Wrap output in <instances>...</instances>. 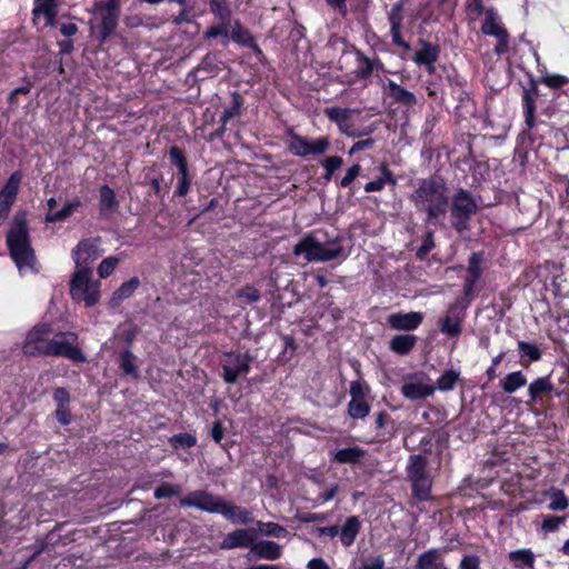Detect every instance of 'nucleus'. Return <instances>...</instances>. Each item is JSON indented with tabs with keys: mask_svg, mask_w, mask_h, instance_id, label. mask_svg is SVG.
Wrapping results in <instances>:
<instances>
[{
	"mask_svg": "<svg viewBox=\"0 0 569 569\" xmlns=\"http://www.w3.org/2000/svg\"><path fill=\"white\" fill-rule=\"evenodd\" d=\"M416 209L427 214V222L437 223L449 207L448 189L441 179L428 178L419 181L409 197Z\"/></svg>",
	"mask_w": 569,
	"mask_h": 569,
	"instance_id": "nucleus-1",
	"label": "nucleus"
},
{
	"mask_svg": "<svg viewBox=\"0 0 569 569\" xmlns=\"http://www.w3.org/2000/svg\"><path fill=\"white\" fill-rule=\"evenodd\" d=\"M10 256L20 271L34 269V251L30 243L26 212H17L7 233Z\"/></svg>",
	"mask_w": 569,
	"mask_h": 569,
	"instance_id": "nucleus-2",
	"label": "nucleus"
},
{
	"mask_svg": "<svg viewBox=\"0 0 569 569\" xmlns=\"http://www.w3.org/2000/svg\"><path fill=\"white\" fill-rule=\"evenodd\" d=\"M292 252L295 256L303 254L308 262H327L347 257L339 237L322 241L315 233L305 234L295 244Z\"/></svg>",
	"mask_w": 569,
	"mask_h": 569,
	"instance_id": "nucleus-3",
	"label": "nucleus"
},
{
	"mask_svg": "<svg viewBox=\"0 0 569 569\" xmlns=\"http://www.w3.org/2000/svg\"><path fill=\"white\" fill-rule=\"evenodd\" d=\"M70 296L76 302H84L87 307H93L100 299V281L92 279L90 267L76 270L70 280Z\"/></svg>",
	"mask_w": 569,
	"mask_h": 569,
	"instance_id": "nucleus-4",
	"label": "nucleus"
},
{
	"mask_svg": "<svg viewBox=\"0 0 569 569\" xmlns=\"http://www.w3.org/2000/svg\"><path fill=\"white\" fill-rule=\"evenodd\" d=\"M450 218L452 228L461 233L469 228V221L478 211V206L471 193L460 188L451 199Z\"/></svg>",
	"mask_w": 569,
	"mask_h": 569,
	"instance_id": "nucleus-5",
	"label": "nucleus"
},
{
	"mask_svg": "<svg viewBox=\"0 0 569 569\" xmlns=\"http://www.w3.org/2000/svg\"><path fill=\"white\" fill-rule=\"evenodd\" d=\"M77 335L73 332H58L50 340L47 356L63 357L76 362L86 361L82 350L77 346Z\"/></svg>",
	"mask_w": 569,
	"mask_h": 569,
	"instance_id": "nucleus-6",
	"label": "nucleus"
},
{
	"mask_svg": "<svg viewBox=\"0 0 569 569\" xmlns=\"http://www.w3.org/2000/svg\"><path fill=\"white\" fill-rule=\"evenodd\" d=\"M289 138L288 150L296 157L306 158L308 156L323 154L330 148V141L327 137L309 140L291 129L289 130Z\"/></svg>",
	"mask_w": 569,
	"mask_h": 569,
	"instance_id": "nucleus-7",
	"label": "nucleus"
},
{
	"mask_svg": "<svg viewBox=\"0 0 569 569\" xmlns=\"http://www.w3.org/2000/svg\"><path fill=\"white\" fill-rule=\"evenodd\" d=\"M252 360V356L248 352H226L221 366L223 381L228 385L237 382L239 377L246 376L250 371Z\"/></svg>",
	"mask_w": 569,
	"mask_h": 569,
	"instance_id": "nucleus-8",
	"label": "nucleus"
},
{
	"mask_svg": "<svg viewBox=\"0 0 569 569\" xmlns=\"http://www.w3.org/2000/svg\"><path fill=\"white\" fill-rule=\"evenodd\" d=\"M50 333V325L41 323L34 326L26 337L22 347L23 353L32 357L47 356L51 340V338H49Z\"/></svg>",
	"mask_w": 569,
	"mask_h": 569,
	"instance_id": "nucleus-9",
	"label": "nucleus"
},
{
	"mask_svg": "<svg viewBox=\"0 0 569 569\" xmlns=\"http://www.w3.org/2000/svg\"><path fill=\"white\" fill-rule=\"evenodd\" d=\"M223 498L207 490H194L180 499L182 507H192L209 513H219Z\"/></svg>",
	"mask_w": 569,
	"mask_h": 569,
	"instance_id": "nucleus-10",
	"label": "nucleus"
},
{
	"mask_svg": "<svg viewBox=\"0 0 569 569\" xmlns=\"http://www.w3.org/2000/svg\"><path fill=\"white\" fill-rule=\"evenodd\" d=\"M481 31L485 34L497 38L498 43L495 48V52L497 54H503L509 50V33L500 23L498 16L492 9L486 11V18L481 26Z\"/></svg>",
	"mask_w": 569,
	"mask_h": 569,
	"instance_id": "nucleus-11",
	"label": "nucleus"
},
{
	"mask_svg": "<svg viewBox=\"0 0 569 569\" xmlns=\"http://www.w3.org/2000/svg\"><path fill=\"white\" fill-rule=\"evenodd\" d=\"M100 244V237L83 239L77 244L72 251V258L77 266L76 270H80L83 267H90L89 264L102 254Z\"/></svg>",
	"mask_w": 569,
	"mask_h": 569,
	"instance_id": "nucleus-12",
	"label": "nucleus"
},
{
	"mask_svg": "<svg viewBox=\"0 0 569 569\" xmlns=\"http://www.w3.org/2000/svg\"><path fill=\"white\" fill-rule=\"evenodd\" d=\"M93 12L100 20V38L104 42L117 29L120 9H114L101 2L94 4Z\"/></svg>",
	"mask_w": 569,
	"mask_h": 569,
	"instance_id": "nucleus-13",
	"label": "nucleus"
},
{
	"mask_svg": "<svg viewBox=\"0 0 569 569\" xmlns=\"http://www.w3.org/2000/svg\"><path fill=\"white\" fill-rule=\"evenodd\" d=\"M466 306L460 302L451 305L440 325V331L449 337H458L462 331V320L466 316Z\"/></svg>",
	"mask_w": 569,
	"mask_h": 569,
	"instance_id": "nucleus-14",
	"label": "nucleus"
},
{
	"mask_svg": "<svg viewBox=\"0 0 569 569\" xmlns=\"http://www.w3.org/2000/svg\"><path fill=\"white\" fill-rule=\"evenodd\" d=\"M403 7L405 0H399L398 2H396L388 13V20L390 23V33L392 37V42L401 47L403 50L409 51L411 47L407 41L402 39L400 32L401 23L403 20Z\"/></svg>",
	"mask_w": 569,
	"mask_h": 569,
	"instance_id": "nucleus-15",
	"label": "nucleus"
},
{
	"mask_svg": "<svg viewBox=\"0 0 569 569\" xmlns=\"http://www.w3.org/2000/svg\"><path fill=\"white\" fill-rule=\"evenodd\" d=\"M423 321V315L419 311L395 312L388 316L387 322L393 330L411 331Z\"/></svg>",
	"mask_w": 569,
	"mask_h": 569,
	"instance_id": "nucleus-16",
	"label": "nucleus"
},
{
	"mask_svg": "<svg viewBox=\"0 0 569 569\" xmlns=\"http://www.w3.org/2000/svg\"><path fill=\"white\" fill-rule=\"evenodd\" d=\"M257 539V532L252 528L237 529L229 532L222 542L221 549L231 550L236 548H250Z\"/></svg>",
	"mask_w": 569,
	"mask_h": 569,
	"instance_id": "nucleus-17",
	"label": "nucleus"
},
{
	"mask_svg": "<svg viewBox=\"0 0 569 569\" xmlns=\"http://www.w3.org/2000/svg\"><path fill=\"white\" fill-rule=\"evenodd\" d=\"M383 91L393 100L395 103L411 108L417 104V98L413 92L402 88L393 80L388 79L383 84Z\"/></svg>",
	"mask_w": 569,
	"mask_h": 569,
	"instance_id": "nucleus-18",
	"label": "nucleus"
},
{
	"mask_svg": "<svg viewBox=\"0 0 569 569\" xmlns=\"http://www.w3.org/2000/svg\"><path fill=\"white\" fill-rule=\"evenodd\" d=\"M281 557V546L270 540L253 542L248 553V559L259 558L277 560Z\"/></svg>",
	"mask_w": 569,
	"mask_h": 569,
	"instance_id": "nucleus-19",
	"label": "nucleus"
},
{
	"mask_svg": "<svg viewBox=\"0 0 569 569\" xmlns=\"http://www.w3.org/2000/svg\"><path fill=\"white\" fill-rule=\"evenodd\" d=\"M538 94V88L535 82H531L529 88H523L522 108L525 114V122L529 129H532L535 127L536 99Z\"/></svg>",
	"mask_w": 569,
	"mask_h": 569,
	"instance_id": "nucleus-20",
	"label": "nucleus"
},
{
	"mask_svg": "<svg viewBox=\"0 0 569 569\" xmlns=\"http://www.w3.org/2000/svg\"><path fill=\"white\" fill-rule=\"evenodd\" d=\"M436 387L425 385L421 381H406L401 387V393L409 400H422L433 395Z\"/></svg>",
	"mask_w": 569,
	"mask_h": 569,
	"instance_id": "nucleus-21",
	"label": "nucleus"
},
{
	"mask_svg": "<svg viewBox=\"0 0 569 569\" xmlns=\"http://www.w3.org/2000/svg\"><path fill=\"white\" fill-rule=\"evenodd\" d=\"M219 513H221L226 519L232 522H240L247 525L253 521L250 511L242 507L229 503L224 499L221 503Z\"/></svg>",
	"mask_w": 569,
	"mask_h": 569,
	"instance_id": "nucleus-22",
	"label": "nucleus"
},
{
	"mask_svg": "<svg viewBox=\"0 0 569 569\" xmlns=\"http://www.w3.org/2000/svg\"><path fill=\"white\" fill-rule=\"evenodd\" d=\"M553 389L548 376L537 378L528 386L529 403L538 402L543 396H549Z\"/></svg>",
	"mask_w": 569,
	"mask_h": 569,
	"instance_id": "nucleus-23",
	"label": "nucleus"
},
{
	"mask_svg": "<svg viewBox=\"0 0 569 569\" xmlns=\"http://www.w3.org/2000/svg\"><path fill=\"white\" fill-rule=\"evenodd\" d=\"M140 280L137 277H132L130 280L123 282L113 293L110 299V307H118L123 300L130 298L138 289Z\"/></svg>",
	"mask_w": 569,
	"mask_h": 569,
	"instance_id": "nucleus-24",
	"label": "nucleus"
},
{
	"mask_svg": "<svg viewBox=\"0 0 569 569\" xmlns=\"http://www.w3.org/2000/svg\"><path fill=\"white\" fill-rule=\"evenodd\" d=\"M361 523L357 516H350L347 518L340 530V541L345 547H350L358 533L360 532Z\"/></svg>",
	"mask_w": 569,
	"mask_h": 569,
	"instance_id": "nucleus-25",
	"label": "nucleus"
},
{
	"mask_svg": "<svg viewBox=\"0 0 569 569\" xmlns=\"http://www.w3.org/2000/svg\"><path fill=\"white\" fill-rule=\"evenodd\" d=\"M417 341L418 337L415 335H397L390 340L389 348L395 353L405 356L415 348Z\"/></svg>",
	"mask_w": 569,
	"mask_h": 569,
	"instance_id": "nucleus-26",
	"label": "nucleus"
},
{
	"mask_svg": "<svg viewBox=\"0 0 569 569\" xmlns=\"http://www.w3.org/2000/svg\"><path fill=\"white\" fill-rule=\"evenodd\" d=\"M100 212L101 214L109 216L116 212L119 208V202L116 198L114 191L107 184L102 186L99 190Z\"/></svg>",
	"mask_w": 569,
	"mask_h": 569,
	"instance_id": "nucleus-27",
	"label": "nucleus"
},
{
	"mask_svg": "<svg viewBox=\"0 0 569 569\" xmlns=\"http://www.w3.org/2000/svg\"><path fill=\"white\" fill-rule=\"evenodd\" d=\"M420 44L421 49L415 53L413 61L418 66L435 63L439 58V48L423 40L420 41Z\"/></svg>",
	"mask_w": 569,
	"mask_h": 569,
	"instance_id": "nucleus-28",
	"label": "nucleus"
},
{
	"mask_svg": "<svg viewBox=\"0 0 569 569\" xmlns=\"http://www.w3.org/2000/svg\"><path fill=\"white\" fill-rule=\"evenodd\" d=\"M428 461L421 455H413L409 457L407 466V477L409 480L429 476L427 471Z\"/></svg>",
	"mask_w": 569,
	"mask_h": 569,
	"instance_id": "nucleus-29",
	"label": "nucleus"
},
{
	"mask_svg": "<svg viewBox=\"0 0 569 569\" xmlns=\"http://www.w3.org/2000/svg\"><path fill=\"white\" fill-rule=\"evenodd\" d=\"M365 453L366 451L362 448L353 446L337 450L333 459L338 463L353 465L359 462Z\"/></svg>",
	"mask_w": 569,
	"mask_h": 569,
	"instance_id": "nucleus-30",
	"label": "nucleus"
},
{
	"mask_svg": "<svg viewBox=\"0 0 569 569\" xmlns=\"http://www.w3.org/2000/svg\"><path fill=\"white\" fill-rule=\"evenodd\" d=\"M387 183L396 184L397 181L386 163L381 164V176L365 186L366 192L381 191Z\"/></svg>",
	"mask_w": 569,
	"mask_h": 569,
	"instance_id": "nucleus-31",
	"label": "nucleus"
},
{
	"mask_svg": "<svg viewBox=\"0 0 569 569\" xmlns=\"http://www.w3.org/2000/svg\"><path fill=\"white\" fill-rule=\"evenodd\" d=\"M482 262H483V253L482 252H473L469 258L468 270H467V272H468L467 282H469L470 288H472L481 277Z\"/></svg>",
	"mask_w": 569,
	"mask_h": 569,
	"instance_id": "nucleus-32",
	"label": "nucleus"
},
{
	"mask_svg": "<svg viewBox=\"0 0 569 569\" xmlns=\"http://www.w3.org/2000/svg\"><path fill=\"white\" fill-rule=\"evenodd\" d=\"M526 385L527 378L521 371H512L500 381V386L506 393H513Z\"/></svg>",
	"mask_w": 569,
	"mask_h": 569,
	"instance_id": "nucleus-33",
	"label": "nucleus"
},
{
	"mask_svg": "<svg viewBox=\"0 0 569 569\" xmlns=\"http://www.w3.org/2000/svg\"><path fill=\"white\" fill-rule=\"evenodd\" d=\"M231 39L241 44H248L257 52L261 53L259 47L253 42L250 31L242 26L239 20H236L231 30Z\"/></svg>",
	"mask_w": 569,
	"mask_h": 569,
	"instance_id": "nucleus-34",
	"label": "nucleus"
},
{
	"mask_svg": "<svg viewBox=\"0 0 569 569\" xmlns=\"http://www.w3.org/2000/svg\"><path fill=\"white\" fill-rule=\"evenodd\" d=\"M411 482L412 493L420 501L430 498L432 480L430 476L409 480Z\"/></svg>",
	"mask_w": 569,
	"mask_h": 569,
	"instance_id": "nucleus-35",
	"label": "nucleus"
},
{
	"mask_svg": "<svg viewBox=\"0 0 569 569\" xmlns=\"http://www.w3.org/2000/svg\"><path fill=\"white\" fill-rule=\"evenodd\" d=\"M358 68L355 71L356 78L367 80L372 74L371 59L368 58L361 50H355Z\"/></svg>",
	"mask_w": 569,
	"mask_h": 569,
	"instance_id": "nucleus-36",
	"label": "nucleus"
},
{
	"mask_svg": "<svg viewBox=\"0 0 569 569\" xmlns=\"http://www.w3.org/2000/svg\"><path fill=\"white\" fill-rule=\"evenodd\" d=\"M231 98V106L224 109L220 119L222 123L221 132L224 131L227 122L240 113V109L243 104V99L240 93L233 92Z\"/></svg>",
	"mask_w": 569,
	"mask_h": 569,
	"instance_id": "nucleus-37",
	"label": "nucleus"
},
{
	"mask_svg": "<svg viewBox=\"0 0 569 569\" xmlns=\"http://www.w3.org/2000/svg\"><path fill=\"white\" fill-rule=\"evenodd\" d=\"M352 113H359V110L349 109V108H338L331 107L325 110V114L327 118L338 124H342L343 121H350V117Z\"/></svg>",
	"mask_w": 569,
	"mask_h": 569,
	"instance_id": "nucleus-38",
	"label": "nucleus"
},
{
	"mask_svg": "<svg viewBox=\"0 0 569 569\" xmlns=\"http://www.w3.org/2000/svg\"><path fill=\"white\" fill-rule=\"evenodd\" d=\"M440 549L432 548L425 552H422L416 563V569H431L435 568L437 562V559L440 557Z\"/></svg>",
	"mask_w": 569,
	"mask_h": 569,
	"instance_id": "nucleus-39",
	"label": "nucleus"
},
{
	"mask_svg": "<svg viewBox=\"0 0 569 569\" xmlns=\"http://www.w3.org/2000/svg\"><path fill=\"white\" fill-rule=\"evenodd\" d=\"M257 527L260 533L269 537L284 538L289 533V531L284 527L276 522L257 521Z\"/></svg>",
	"mask_w": 569,
	"mask_h": 569,
	"instance_id": "nucleus-40",
	"label": "nucleus"
},
{
	"mask_svg": "<svg viewBox=\"0 0 569 569\" xmlns=\"http://www.w3.org/2000/svg\"><path fill=\"white\" fill-rule=\"evenodd\" d=\"M348 413L353 419H365L370 413V405L366 400L351 399Z\"/></svg>",
	"mask_w": 569,
	"mask_h": 569,
	"instance_id": "nucleus-41",
	"label": "nucleus"
},
{
	"mask_svg": "<svg viewBox=\"0 0 569 569\" xmlns=\"http://www.w3.org/2000/svg\"><path fill=\"white\" fill-rule=\"evenodd\" d=\"M137 357L132 353L130 349H126L120 355V368L122 371L134 378L138 377V370L136 367Z\"/></svg>",
	"mask_w": 569,
	"mask_h": 569,
	"instance_id": "nucleus-42",
	"label": "nucleus"
},
{
	"mask_svg": "<svg viewBox=\"0 0 569 569\" xmlns=\"http://www.w3.org/2000/svg\"><path fill=\"white\" fill-rule=\"evenodd\" d=\"M460 373L455 370H447L445 371L437 380V385L435 386L436 389H439L441 391H449L455 388V385L457 383L459 379Z\"/></svg>",
	"mask_w": 569,
	"mask_h": 569,
	"instance_id": "nucleus-43",
	"label": "nucleus"
},
{
	"mask_svg": "<svg viewBox=\"0 0 569 569\" xmlns=\"http://www.w3.org/2000/svg\"><path fill=\"white\" fill-rule=\"evenodd\" d=\"M210 11L220 20V22H229L231 10L223 0H209Z\"/></svg>",
	"mask_w": 569,
	"mask_h": 569,
	"instance_id": "nucleus-44",
	"label": "nucleus"
},
{
	"mask_svg": "<svg viewBox=\"0 0 569 569\" xmlns=\"http://www.w3.org/2000/svg\"><path fill=\"white\" fill-rule=\"evenodd\" d=\"M550 499L551 501L548 505V509L551 511H562L569 506V501L561 489H552L550 492Z\"/></svg>",
	"mask_w": 569,
	"mask_h": 569,
	"instance_id": "nucleus-45",
	"label": "nucleus"
},
{
	"mask_svg": "<svg viewBox=\"0 0 569 569\" xmlns=\"http://www.w3.org/2000/svg\"><path fill=\"white\" fill-rule=\"evenodd\" d=\"M567 520L566 516H553L548 515L543 517L540 529L545 533L556 532L559 530L560 526H562Z\"/></svg>",
	"mask_w": 569,
	"mask_h": 569,
	"instance_id": "nucleus-46",
	"label": "nucleus"
},
{
	"mask_svg": "<svg viewBox=\"0 0 569 569\" xmlns=\"http://www.w3.org/2000/svg\"><path fill=\"white\" fill-rule=\"evenodd\" d=\"M518 348H519L520 357L521 358L526 357L528 359V361H530V362L538 361L541 358V351L533 343L526 342V341H518Z\"/></svg>",
	"mask_w": 569,
	"mask_h": 569,
	"instance_id": "nucleus-47",
	"label": "nucleus"
},
{
	"mask_svg": "<svg viewBox=\"0 0 569 569\" xmlns=\"http://www.w3.org/2000/svg\"><path fill=\"white\" fill-rule=\"evenodd\" d=\"M169 443L173 449L179 448H191L197 443V439L194 436L183 432L178 433L169 438Z\"/></svg>",
	"mask_w": 569,
	"mask_h": 569,
	"instance_id": "nucleus-48",
	"label": "nucleus"
},
{
	"mask_svg": "<svg viewBox=\"0 0 569 569\" xmlns=\"http://www.w3.org/2000/svg\"><path fill=\"white\" fill-rule=\"evenodd\" d=\"M228 24L229 22H220V24L211 26L204 32V39H214L218 37H222L224 39L223 44H226L228 42L229 37Z\"/></svg>",
	"mask_w": 569,
	"mask_h": 569,
	"instance_id": "nucleus-49",
	"label": "nucleus"
},
{
	"mask_svg": "<svg viewBox=\"0 0 569 569\" xmlns=\"http://www.w3.org/2000/svg\"><path fill=\"white\" fill-rule=\"evenodd\" d=\"M343 163V160L341 157L339 156H330V157H327L323 162H322V166L326 170V173L323 176V179L326 181H329L331 180L332 178V174L333 172L339 169Z\"/></svg>",
	"mask_w": 569,
	"mask_h": 569,
	"instance_id": "nucleus-50",
	"label": "nucleus"
},
{
	"mask_svg": "<svg viewBox=\"0 0 569 569\" xmlns=\"http://www.w3.org/2000/svg\"><path fill=\"white\" fill-rule=\"evenodd\" d=\"M433 248H435L433 231L427 230L423 236L422 243L416 252L417 258L420 260H423Z\"/></svg>",
	"mask_w": 569,
	"mask_h": 569,
	"instance_id": "nucleus-51",
	"label": "nucleus"
},
{
	"mask_svg": "<svg viewBox=\"0 0 569 569\" xmlns=\"http://www.w3.org/2000/svg\"><path fill=\"white\" fill-rule=\"evenodd\" d=\"M169 157L171 162L178 168V171H183V169L188 168L186 154L179 147L172 146L169 149Z\"/></svg>",
	"mask_w": 569,
	"mask_h": 569,
	"instance_id": "nucleus-52",
	"label": "nucleus"
},
{
	"mask_svg": "<svg viewBox=\"0 0 569 569\" xmlns=\"http://www.w3.org/2000/svg\"><path fill=\"white\" fill-rule=\"evenodd\" d=\"M509 559L511 561H521L523 565L533 568L535 565V556L529 549H519L511 551L509 553Z\"/></svg>",
	"mask_w": 569,
	"mask_h": 569,
	"instance_id": "nucleus-53",
	"label": "nucleus"
},
{
	"mask_svg": "<svg viewBox=\"0 0 569 569\" xmlns=\"http://www.w3.org/2000/svg\"><path fill=\"white\" fill-rule=\"evenodd\" d=\"M16 200V196L7 192V190L0 191V222L3 221L11 209V206L13 204Z\"/></svg>",
	"mask_w": 569,
	"mask_h": 569,
	"instance_id": "nucleus-54",
	"label": "nucleus"
},
{
	"mask_svg": "<svg viewBox=\"0 0 569 569\" xmlns=\"http://www.w3.org/2000/svg\"><path fill=\"white\" fill-rule=\"evenodd\" d=\"M370 391L368 383L361 380H356L350 383L351 399L366 400L367 393Z\"/></svg>",
	"mask_w": 569,
	"mask_h": 569,
	"instance_id": "nucleus-55",
	"label": "nucleus"
},
{
	"mask_svg": "<svg viewBox=\"0 0 569 569\" xmlns=\"http://www.w3.org/2000/svg\"><path fill=\"white\" fill-rule=\"evenodd\" d=\"M178 186L176 190V196L184 197L190 190V178H189V168L183 169V171H178Z\"/></svg>",
	"mask_w": 569,
	"mask_h": 569,
	"instance_id": "nucleus-56",
	"label": "nucleus"
},
{
	"mask_svg": "<svg viewBox=\"0 0 569 569\" xmlns=\"http://www.w3.org/2000/svg\"><path fill=\"white\" fill-rule=\"evenodd\" d=\"M119 261L120 259L114 256L103 259L98 267V273L100 278L109 277L113 272Z\"/></svg>",
	"mask_w": 569,
	"mask_h": 569,
	"instance_id": "nucleus-57",
	"label": "nucleus"
},
{
	"mask_svg": "<svg viewBox=\"0 0 569 569\" xmlns=\"http://www.w3.org/2000/svg\"><path fill=\"white\" fill-rule=\"evenodd\" d=\"M180 490L179 487L169 485V483H162L161 486L157 487L154 490V498L156 499H163V498H171L173 496L179 495Z\"/></svg>",
	"mask_w": 569,
	"mask_h": 569,
	"instance_id": "nucleus-58",
	"label": "nucleus"
},
{
	"mask_svg": "<svg viewBox=\"0 0 569 569\" xmlns=\"http://www.w3.org/2000/svg\"><path fill=\"white\" fill-rule=\"evenodd\" d=\"M237 296L239 298L244 299L246 302H248V303L257 302L261 298L259 290H257L252 286H246V287L241 288L240 290H238Z\"/></svg>",
	"mask_w": 569,
	"mask_h": 569,
	"instance_id": "nucleus-59",
	"label": "nucleus"
},
{
	"mask_svg": "<svg viewBox=\"0 0 569 569\" xmlns=\"http://www.w3.org/2000/svg\"><path fill=\"white\" fill-rule=\"evenodd\" d=\"M360 170H361L360 164L356 163V164L351 166L347 170L345 177L341 179L340 186L343 188L349 187L355 181V179L359 176Z\"/></svg>",
	"mask_w": 569,
	"mask_h": 569,
	"instance_id": "nucleus-60",
	"label": "nucleus"
},
{
	"mask_svg": "<svg viewBox=\"0 0 569 569\" xmlns=\"http://www.w3.org/2000/svg\"><path fill=\"white\" fill-rule=\"evenodd\" d=\"M458 569H480V558L477 555H467L461 559Z\"/></svg>",
	"mask_w": 569,
	"mask_h": 569,
	"instance_id": "nucleus-61",
	"label": "nucleus"
},
{
	"mask_svg": "<svg viewBox=\"0 0 569 569\" xmlns=\"http://www.w3.org/2000/svg\"><path fill=\"white\" fill-rule=\"evenodd\" d=\"M54 8H57V3L52 0H36V8L33 9V13H42L46 16V13L53 10Z\"/></svg>",
	"mask_w": 569,
	"mask_h": 569,
	"instance_id": "nucleus-62",
	"label": "nucleus"
},
{
	"mask_svg": "<svg viewBox=\"0 0 569 569\" xmlns=\"http://www.w3.org/2000/svg\"><path fill=\"white\" fill-rule=\"evenodd\" d=\"M138 333H139V328L133 323H129L128 326H126L123 328L121 337L126 341V343L128 346H130L134 341Z\"/></svg>",
	"mask_w": 569,
	"mask_h": 569,
	"instance_id": "nucleus-63",
	"label": "nucleus"
},
{
	"mask_svg": "<svg viewBox=\"0 0 569 569\" xmlns=\"http://www.w3.org/2000/svg\"><path fill=\"white\" fill-rule=\"evenodd\" d=\"M385 560L381 556H379L373 559L367 560L359 567V569H382Z\"/></svg>",
	"mask_w": 569,
	"mask_h": 569,
	"instance_id": "nucleus-64",
	"label": "nucleus"
}]
</instances>
